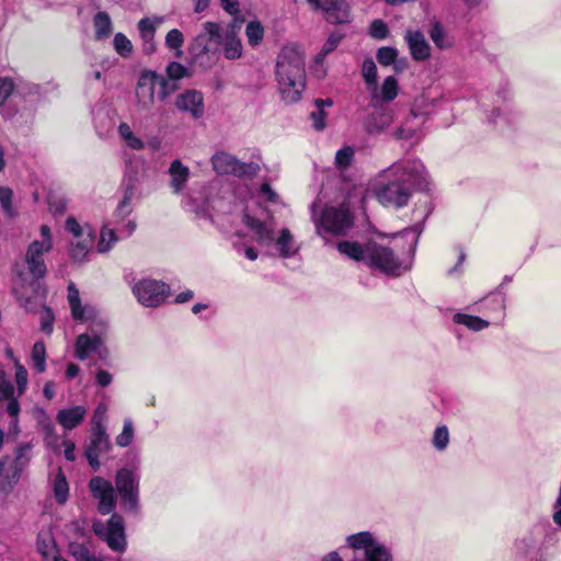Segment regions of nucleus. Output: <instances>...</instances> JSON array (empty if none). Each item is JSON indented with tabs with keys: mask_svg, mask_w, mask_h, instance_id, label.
<instances>
[{
	"mask_svg": "<svg viewBox=\"0 0 561 561\" xmlns=\"http://www.w3.org/2000/svg\"><path fill=\"white\" fill-rule=\"evenodd\" d=\"M427 185L428 174L420 160H401L377 174L373 193L382 206L400 209L409 204L414 187Z\"/></svg>",
	"mask_w": 561,
	"mask_h": 561,
	"instance_id": "nucleus-1",
	"label": "nucleus"
},
{
	"mask_svg": "<svg viewBox=\"0 0 561 561\" xmlns=\"http://www.w3.org/2000/svg\"><path fill=\"white\" fill-rule=\"evenodd\" d=\"M336 249L345 257L362 262L369 268L388 276H400L409 268L394 251L383 242L368 240L360 243L354 240H344L336 244Z\"/></svg>",
	"mask_w": 561,
	"mask_h": 561,
	"instance_id": "nucleus-2",
	"label": "nucleus"
},
{
	"mask_svg": "<svg viewBox=\"0 0 561 561\" xmlns=\"http://www.w3.org/2000/svg\"><path fill=\"white\" fill-rule=\"evenodd\" d=\"M277 91L286 104L297 103L306 88L305 54L294 44L285 45L276 60Z\"/></svg>",
	"mask_w": 561,
	"mask_h": 561,
	"instance_id": "nucleus-3",
	"label": "nucleus"
},
{
	"mask_svg": "<svg viewBox=\"0 0 561 561\" xmlns=\"http://www.w3.org/2000/svg\"><path fill=\"white\" fill-rule=\"evenodd\" d=\"M68 302L71 316L81 322L92 321L90 333L80 334L75 345V355L80 360L87 359L92 353L99 352L106 330V321L99 319L98 310L91 305H82L78 288L73 284L68 286Z\"/></svg>",
	"mask_w": 561,
	"mask_h": 561,
	"instance_id": "nucleus-4",
	"label": "nucleus"
},
{
	"mask_svg": "<svg viewBox=\"0 0 561 561\" xmlns=\"http://www.w3.org/2000/svg\"><path fill=\"white\" fill-rule=\"evenodd\" d=\"M348 548L362 554H355L352 561H392V552L380 538L371 531H359L345 539ZM321 561H343L336 551L322 557Z\"/></svg>",
	"mask_w": 561,
	"mask_h": 561,
	"instance_id": "nucleus-5",
	"label": "nucleus"
},
{
	"mask_svg": "<svg viewBox=\"0 0 561 561\" xmlns=\"http://www.w3.org/2000/svg\"><path fill=\"white\" fill-rule=\"evenodd\" d=\"M32 443H20L12 455L0 458V492L9 494L19 484L33 458Z\"/></svg>",
	"mask_w": 561,
	"mask_h": 561,
	"instance_id": "nucleus-6",
	"label": "nucleus"
},
{
	"mask_svg": "<svg viewBox=\"0 0 561 561\" xmlns=\"http://www.w3.org/2000/svg\"><path fill=\"white\" fill-rule=\"evenodd\" d=\"M312 213V220L316 226V231L322 238H327L328 234H345L353 227V217L350 210L343 206L327 207L320 217H316L313 205Z\"/></svg>",
	"mask_w": 561,
	"mask_h": 561,
	"instance_id": "nucleus-7",
	"label": "nucleus"
},
{
	"mask_svg": "<svg viewBox=\"0 0 561 561\" xmlns=\"http://www.w3.org/2000/svg\"><path fill=\"white\" fill-rule=\"evenodd\" d=\"M41 240H34L26 249L24 262L34 279L43 278L47 272L44 255L53 249V234L47 225L41 226Z\"/></svg>",
	"mask_w": 561,
	"mask_h": 561,
	"instance_id": "nucleus-8",
	"label": "nucleus"
},
{
	"mask_svg": "<svg viewBox=\"0 0 561 561\" xmlns=\"http://www.w3.org/2000/svg\"><path fill=\"white\" fill-rule=\"evenodd\" d=\"M131 293L141 306L157 308L165 302L171 294V289L162 280L144 277L134 283Z\"/></svg>",
	"mask_w": 561,
	"mask_h": 561,
	"instance_id": "nucleus-9",
	"label": "nucleus"
},
{
	"mask_svg": "<svg viewBox=\"0 0 561 561\" xmlns=\"http://www.w3.org/2000/svg\"><path fill=\"white\" fill-rule=\"evenodd\" d=\"M66 230L72 234L70 255L77 262L87 260L94 245L95 232L88 224L81 225L73 217H68L65 224Z\"/></svg>",
	"mask_w": 561,
	"mask_h": 561,
	"instance_id": "nucleus-10",
	"label": "nucleus"
},
{
	"mask_svg": "<svg viewBox=\"0 0 561 561\" xmlns=\"http://www.w3.org/2000/svg\"><path fill=\"white\" fill-rule=\"evenodd\" d=\"M115 485L123 507L128 512L136 513L139 505V479L137 474L130 469L123 468L116 472Z\"/></svg>",
	"mask_w": 561,
	"mask_h": 561,
	"instance_id": "nucleus-11",
	"label": "nucleus"
},
{
	"mask_svg": "<svg viewBox=\"0 0 561 561\" xmlns=\"http://www.w3.org/2000/svg\"><path fill=\"white\" fill-rule=\"evenodd\" d=\"M211 165L217 174H231L238 178H253L260 168L253 162H242L231 153L218 151L211 157Z\"/></svg>",
	"mask_w": 561,
	"mask_h": 561,
	"instance_id": "nucleus-12",
	"label": "nucleus"
},
{
	"mask_svg": "<svg viewBox=\"0 0 561 561\" xmlns=\"http://www.w3.org/2000/svg\"><path fill=\"white\" fill-rule=\"evenodd\" d=\"M93 530L104 541H106L107 546L112 550L118 552L126 550L125 529L123 518L119 515L113 514L106 524L101 522L94 523Z\"/></svg>",
	"mask_w": 561,
	"mask_h": 561,
	"instance_id": "nucleus-13",
	"label": "nucleus"
},
{
	"mask_svg": "<svg viewBox=\"0 0 561 561\" xmlns=\"http://www.w3.org/2000/svg\"><path fill=\"white\" fill-rule=\"evenodd\" d=\"M89 490L92 496L99 501V513L107 515L113 512L116 506V495L111 481L102 477H94L89 482Z\"/></svg>",
	"mask_w": 561,
	"mask_h": 561,
	"instance_id": "nucleus-14",
	"label": "nucleus"
},
{
	"mask_svg": "<svg viewBox=\"0 0 561 561\" xmlns=\"http://www.w3.org/2000/svg\"><path fill=\"white\" fill-rule=\"evenodd\" d=\"M317 10L324 12L325 20L332 24L350 21V7L345 0H307Z\"/></svg>",
	"mask_w": 561,
	"mask_h": 561,
	"instance_id": "nucleus-15",
	"label": "nucleus"
},
{
	"mask_svg": "<svg viewBox=\"0 0 561 561\" xmlns=\"http://www.w3.org/2000/svg\"><path fill=\"white\" fill-rule=\"evenodd\" d=\"M158 73L145 70L140 73L136 84L137 104L142 110L150 108L154 103V95L158 85Z\"/></svg>",
	"mask_w": 561,
	"mask_h": 561,
	"instance_id": "nucleus-16",
	"label": "nucleus"
},
{
	"mask_svg": "<svg viewBox=\"0 0 561 561\" xmlns=\"http://www.w3.org/2000/svg\"><path fill=\"white\" fill-rule=\"evenodd\" d=\"M243 20L236 18L227 25L224 32L222 46L224 55L227 59H238L242 55V43L238 34L242 27Z\"/></svg>",
	"mask_w": 561,
	"mask_h": 561,
	"instance_id": "nucleus-17",
	"label": "nucleus"
},
{
	"mask_svg": "<svg viewBox=\"0 0 561 561\" xmlns=\"http://www.w3.org/2000/svg\"><path fill=\"white\" fill-rule=\"evenodd\" d=\"M110 448L111 443L106 431H92L90 443L85 448V457L94 470L100 467L99 457L107 453Z\"/></svg>",
	"mask_w": 561,
	"mask_h": 561,
	"instance_id": "nucleus-18",
	"label": "nucleus"
},
{
	"mask_svg": "<svg viewBox=\"0 0 561 561\" xmlns=\"http://www.w3.org/2000/svg\"><path fill=\"white\" fill-rule=\"evenodd\" d=\"M225 30L216 22H205L203 24V31L195 37L194 45L199 47L202 53H208L213 49V46H219L222 42Z\"/></svg>",
	"mask_w": 561,
	"mask_h": 561,
	"instance_id": "nucleus-19",
	"label": "nucleus"
},
{
	"mask_svg": "<svg viewBox=\"0 0 561 561\" xmlns=\"http://www.w3.org/2000/svg\"><path fill=\"white\" fill-rule=\"evenodd\" d=\"M369 92L373 107L381 106L383 103H389L397 98L399 92L398 80L393 76H389L383 80L380 87L375 84L369 89Z\"/></svg>",
	"mask_w": 561,
	"mask_h": 561,
	"instance_id": "nucleus-20",
	"label": "nucleus"
},
{
	"mask_svg": "<svg viewBox=\"0 0 561 561\" xmlns=\"http://www.w3.org/2000/svg\"><path fill=\"white\" fill-rule=\"evenodd\" d=\"M412 58L416 61H424L431 57V46L420 31H407L404 35Z\"/></svg>",
	"mask_w": 561,
	"mask_h": 561,
	"instance_id": "nucleus-21",
	"label": "nucleus"
},
{
	"mask_svg": "<svg viewBox=\"0 0 561 561\" xmlns=\"http://www.w3.org/2000/svg\"><path fill=\"white\" fill-rule=\"evenodd\" d=\"M162 16L145 18L138 22V31L144 44V51L151 54L156 49L154 33L157 27L162 24Z\"/></svg>",
	"mask_w": 561,
	"mask_h": 561,
	"instance_id": "nucleus-22",
	"label": "nucleus"
},
{
	"mask_svg": "<svg viewBox=\"0 0 561 561\" xmlns=\"http://www.w3.org/2000/svg\"><path fill=\"white\" fill-rule=\"evenodd\" d=\"M175 106L183 112H188L194 118L204 114L203 95L197 91H186L176 98Z\"/></svg>",
	"mask_w": 561,
	"mask_h": 561,
	"instance_id": "nucleus-23",
	"label": "nucleus"
},
{
	"mask_svg": "<svg viewBox=\"0 0 561 561\" xmlns=\"http://www.w3.org/2000/svg\"><path fill=\"white\" fill-rule=\"evenodd\" d=\"M87 412L88 411L84 405H75L61 409L56 414V421L66 431H71L83 422Z\"/></svg>",
	"mask_w": 561,
	"mask_h": 561,
	"instance_id": "nucleus-24",
	"label": "nucleus"
},
{
	"mask_svg": "<svg viewBox=\"0 0 561 561\" xmlns=\"http://www.w3.org/2000/svg\"><path fill=\"white\" fill-rule=\"evenodd\" d=\"M245 226L252 231L254 234L255 241L261 245H271L274 241L273 228L267 224L253 218L249 215L244 216Z\"/></svg>",
	"mask_w": 561,
	"mask_h": 561,
	"instance_id": "nucleus-25",
	"label": "nucleus"
},
{
	"mask_svg": "<svg viewBox=\"0 0 561 561\" xmlns=\"http://www.w3.org/2000/svg\"><path fill=\"white\" fill-rule=\"evenodd\" d=\"M190 174L188 167L184 165L180 160L175 159L171 162L169 168L170 186L174 194H180L184 190Z\"/></svg>",
	"mask_w": 561,
	"mask_h": 561,
	"instance_id": "nucleus-26",
	"label": "nucleus"
},
{
	"mask_svg": "<svg viewBox=\"0 0 561 561\" xmlns=\"http://www.w3.org/2000/svg\"><path fill=\"white\" fill-rule=\"evenodd\" d=\"M375 112L369 116L366 128L368 133H380L389 127L393 121L392 111L388 107H374Z\"/></svg>",
	"mask_w": 561,
	"mask_h": 561,
	"instance_id": "nucleus-27",
	"label": "nucleus"
},
{
	"mask_svg": "<svg viewBox=\"0 0 561 561\" xmlns=\"http://www.w3.org/2000/svg\"><path fill=\"white\" fill-rule=\"evenodd\" d=\"M275 248L279 256L284 259L295 256L300 250L299 244L287 228H283L279 231L278 237L275 239Z\"/></svg>",
	"mask_w": 561,
	"mask_h": 561,
	"instance_id": "nucleus-28",
	"label": "nucleus"
},
{
	"mask_svg": "<svg viewBox=\"0 0 561 561\" xmlns=\"http://www.w3.org/2000/svg\"><path fill=\"white\" fill-rule=\"evenodd\" d=\"M117 133L126 147L137 151L145 148V141L134 133L129 124L125 122L119 123Z\"/></svg>",
	"mask_w": 561,
	"mask_h": 561,
	"instance_id": "nucleus-29",
	"label": "nucleus"
},
{
	"mask_svg": "<svg viewBox=\"0 0 561 561\" xmlns=\"http://www.w3.org/2000/svg\"><path fill=\"white\" fill-rule=\"evenodd\" d=\"M36 547L44 561H50V558L58 553L54 537L49 531H41L38 534Z\"/></svg>",
	"mask_w": 561,
	"mask_h": 561,
	"instance_id": "nucleus-30",
	"label": "nucleus"
},
{
	"mask_svg": "<svg viewBox=\"0 0 561 561\" xmlns=\"http://www.w3.org/2000/svg\"><path fill=\"white\" fill-rule=\"evenodd\" d=\"M0 206L7 218H16L20 214L18 205L14 203L13 191L8 186H0Z\"/></svg>",
	"mask_w": 561,
	"mask_h": 561,
	"instance_id": "nucleus-31",
	"label": "nucleus"
},
{
	"mask_svg": "<svg viewBox=\"0 0 561 561\" xmlns=\"http://www.w3.org/2000/svg\"><path fill=\"white\" fill-rule=\"evenodd\" d=\"M95 30V39L103 41L107 38L113 31L112 20L106 12H98L93 18Z\"/></svg>",
	"mask_w": 561,
	"mask_h": 561,
	"instance_id": "nucleus-32",
	"label": "nucleus"
},
{
	"mask_svg": "<svg viewBox=\"0 0 561 561\" xmlns=\"http://www.w3.org/2000/svg\"><path fill=\"white\" fill-rule=\"evenodd\" d=\"M53 492L54 496L59 504H65L69 496V484L65 473L59 468L54 480H53Z\"/></svg>",
	"mask_w": 561,
	"mask_h": 561,
	"instance_id": "nucleus-33",
	"label": "nucleus"
},
{
	"mask_svg": "<svg viewBox=\"0 0 561 561\" xmlns=\"http://www.w3.org/2000/svg\"><path fill=\"white\" fill-rule=\"evenodd\" d=\"M453 321L457 324L465 325L471 331H482L489 327V322L480 317L471 316L467 313H455Z\"/></svg>",
	"mask_w": 561,
	"mask_h": 561,
	"instance_id": "nucleus-34",
	"label": "nucleus"
},
{
	"mask_svg": "<svg viewBox=\"0 0 561 561\" xmlns=\"http://www.w3.org/2000/svg\"><path fill=\"white\" fill-rule=\"evenodd\" d=\"M31 359L34 369L38 374H43L46 370V347L44 342L37 341L34 343L31 352Z\"/></svg>",
	"mask_w": 561,
	"mask_h": 561,
	"instance_id": "nucleus-35",
	"label": "nucleus"
},
{
	"mask_svg": "<svg viewBox=\"0 0 561 561\" xmlns=\"http://www.w3.org/2000/svg\"><path fill=\"white\" fill-rule=\"evenodd\" d=\"M165 46L173 50L176 57H181L183 55L182 46L184 44V35L178 28L170 30L164 39Z\"/></svg>",
	"mask_w": 561,
	"mask_h": 561,
	"instance_id": "nucleus-36",
	"label": "nucleus"
},
{
	"mask_svg": "<svg viewBox=\"0 0 561 561\" xmlns=\"http://www.w3.org/2000/svg\"><path fill=\"white\" fill-rule=\"evenodd\" d=\"M245 36L251 46H257L264 37V27L259 21H251L247 24Z\"/></svg>",
	"mask_w": 561,
	"mask_h": 561,
	"instance_id": "nucleus-37",
	"label": "nucleus"
},
{
	"mask_svg": "<svg viewBox=\"0 0 561 561\" xmlns=\"http://www.w3.org/2000/svg\"><path fill=\"white\" fill-rule=\"evenodd\" d=\"M119 239V236H116L115 231L113 229L107 228L106 226L103 227L100 233V240L98 243V251L100 253H105L110 251L114 244Z\"/></svg>",
	"mask_w": 561,
	"mask_h": 561,
	"instance_id": "nucleus-38",
	"label": "nucleus"
},
{
	"mask_svg": "<svg viewBox=\"0 0 561 561\" xmlns=\"http://www.w3.org/2000/svg\"><path fill=\"white\" fill-rule=\"evenodd\" d=\"M450 436L446 425H439L434 430L432 444L437 451H444L449 445Z\"/></svg>",
	"mask_w": 561,
	"mask_h": 561,
	"instance_id": "nucleus-39",
	"label": "nucleus"
},
{
	"mask_svg": "<svg viewBox=\"0 0 561 561\" xmlns=\"http://www.w3.org/2000/svg\"><path fill=\"white\" fill-rule=\"evenodd\" d=\"M158 85H157V89H158V98L161 100V101H164L167 100L171 94H173L176 89H178V84L175 81L173 80H170L161 75L158 73Z\"/></svg>",
	"mask_w": 561,
	"mask_h": 561,
	"instance_id": "nucleus-40",
	"label": "nucleus"
},
{
	"mask_svg": "<svg viewBox=\"0 0 561 561\" xmlns=\"http://www.w3.org/2000/svg\"><path fill=\"white\" fill-rule=\"evenodd\" d=\"M362 76L368 90L377 84V66L371 58H367L363 61Z\"/></svg>",
	"mask_w": 561,
	"mask_h": 561,
	"instance_id": "nucleus-41",
	"label": "nucleus"
},
{
	"mask_svg": "<svg viewBox=\"0 0 561 561\" xmlns=\"http://www.w3.org/2000/svg\"><path fill=\"white\" fill-rule=\"evenodd\" d=\"M354 153H355L354 148L351 146H345V147L341 148L340 150H337V152L335 153V159H334L336 168L339 170L347 169L354 159Z\"/></svg>",
	"mask_w": 561,
	"mask_h": 561,
	"instance_id": "nucleus-42",
	"label": "nucleus"
},
{
	"mask_svg": "<svg viewBox=\"0 0 561 561\" xmlns=\"http://www.w3.org/2000/svg\"><path fill=\"white\" fill-rule=\"evenodd\" d=\"M113 45L122 57H129L133 53V44L123 33L115 34Z\"/></svg>",
	"mask_w": 561,
	"mask_h": 561,
	"instance_id": "nucleus-43",
	"label": "nucleus"
},
{
	"mask_svg": "<svg viewBox=\"0 0 561 561\" xmlns=\"http://www.w3.org/2000/svg\"><path fill=\"white\" fill-rule=\"evenodd\" d=\"M341 38L342 37L340 34H331L323 44L321 50L316 56V64H322L328 54H330L337 47Z\"/></svg>",
	"mask_w": 561,
	"mask_h": 561,
	"instance_id": "nucleus-44",
	"label": "nucleus"
},
{
	"mask_svg": "<svg viewBox=\"0 0 561 561\" xmlns=\"http://www.w3.org/2000/svg\"><path fill=\"white\" fill-rule=\"evenodd\" d=\"M134 438V424L130 419L124 421L123 431L116 437V444L121 447H127Z\"/></svg>",
	"mask_w": 561,
	"mask_h": 561,
	"instance_id": "nucleus-45",
	"label": "nucleus"
},
{
	"mask_svg": "<svg viewBox=\"0 0 561 561\" xmlns=\"http://www.w3.org/2000/svg\"><path fill=\"white\" fill-rule=\"evenodd\" d=\"M377 60L382 66H390L394 64L397 57H398V50L393 47H380L377 50Z\"/></svg>",
	"mask_w": 561,
	"mask_h": 561,
	"instance_id": "nucleus-46",
	"label": "nucleus"
},
{
	"mask_svg": "<svg viewBox=\"0 0 561 561\" xmlns=\"http://www.w3.org/2000/svg\"><path fill=\"white\" fill-rule=\"evenodd\" d=\"M430 36H431L432 41L434 42V44L440 49H444V48H447L450 46V43L446 39L445 31L439 23H435L432 26Z\"/></svg>",
	"mask_w": 561,
	"mask_h": 561,
	"instance_id": "nucleus-47",
	"label": "nucleus"
},
{
	"mask_svg": "<svg viewBox=\"0 0 561 561\" xmlns=\"http://www.w3.org/2000/svg\"><path fill=\"white\" fill-rule=\"evenodd\" d=\"M15 382L18 386L19 396H21L27 386V370L19 360H15Z\"/></svg>",
	"mask_w": 561,
	"mask_h": 561,
	"instance_id": "nucleus-48",
	"label": "nucleus"
},
{
	"mask_svg": "<svg viewBox=\"0 0 561 561\" xmlns=\"http://www.w3.org/2000/svg\"><path fill=\"white\" fill-rule=\"evenodd\" d=\"M106 414V407L99 405L92 416V431H106L104 421Z\"/></svg>",
	"mask_w": 561,
	"mask_h": 561,
	"instance_id": "nucleus-49",
	"label": "nucleus"
},
{
	"mask_svg": "<svg viewBox=\"0 0 561 561\" xmlns=\"http://www.w3.org/2000/svg\"><path fill=\"white\" fill-rule=\"evenodd\" d=\"M369 34L377 39H383L388 36V26L382 20H374L370 24Z\"/></svg>",
	"mask_w": 561,
	"mask_h": 561,
	"instance_id": "nucleus-50",
	"label": "nucleus"
},
{
	"mask_svg": "<svg viewBox=\"0 0 561 561\" xmlns=\"http://www.w3.org/2000/svg\"><path fill=\"white\" fill-rule=\"evenodd\" d=\"M14 90L13 80L10 78H0V106L4 105Z\"/></svg>",
	"mask_w": 561,
	"mask_h": 561,
	"instance_id": "nucleus-51",
	"label": "nucleus"
},
{
	"mask_svg": "<svg viewBox=\"0 0 561 561\" xmlns=\"http://www.w3.org/2000/svg\"><path fill=\"white\" fill-rule=\"evenodd\" d=\"M168 79L176 81L186 75V68L180 62H170L167 67Z\"/></svg>",
	"mask_w": 561,
	"mask_h": 561,
	"instance_id": "nucleus-52",
	"label": "nucleus"
},
{
	"mask_svg": "<svg viewBox=\"0 0 561 561\" xmlns=\"http://www.w3.org/2000/svg\"><path fill=\"white\" fill-rule=\"evenodd\" d=\"M325 117L327 113L323 108L317 107V111L310 114V118L312 121V126L317 130H322L325 127Z\"/></svg>",
	"mask_w": 561,
	"mask_h": 561,
	"instance_id": "nucleus-53",
	"label": "nucleus"
},
{
	"mask_svg": "<svg viewBox=\"0 0 561 561\" xmlns=\"http://www.w3.org/2000/svg\"><path fill=\"white\" fill-rule=\"evenodd\" d=\"M54 316L50 309L45 308L41 313V328L47 334L53 331Z\"/></svg>",
	"mask_w": 561,
	"mask_h": 561,
	"instance_id": "nucleus-54",
	"label": "nucleus"
},
{
	"mask_svg": "<svg viewBox=\"0 0 561 561\" xmlns=\"http://www.w3.org/2000/svg\"><path fill=\"white\" fill-rule=\"evenodd\" d=\"M131 193H126L122 202L118 204L115 215L118 217H126L131 211L130 206Z\"/></svg>",
	"mask_w": 561,
	"mask_h": 561,
	"instance_id": "nucleus-55",
	"label": "nucleus"
},
{
	"mask_svg": "<svg viewBox=\"0 0 561 561\" xmlns=\"http://www.w3.org/2000/svg\"><path fill=\"white\" fill-rule=\"evenodd\" d=\"M508 111L506 108H493L489 118L493 124L508 123Z\"/></svg>",
	"mask_w": 561,
	"mask_h": 561,
	"instance_id": "nucleus-56",
	"label": "nucleus"
},
{
	"mask_svg": "<svg viewBox=\"0 0 561 561\" xmlns=\"http://www.w3.org/2000/svg\"><path fill=\"white\" fill-rule=\"evenodd\" d=\"M260 195L263 199L276 203L278 199L277 194L272 190L271 185L268 183H264L260 187Z\"/></svg>",
	"mask_w": 561,
	"mask_h": 561,
	"instance_id": "nucleus-57",
	"label": "nucleus"
},
{
	"mask_svg": "<svg viewBox=\"0 0 561 561\" xmlns=\"http://www.w3.org/2000/svg\"><path fill=\"white\" fill-rule=\"evenodd\" d=\"M14 387L10 381L2 380L0 382V401L13 398Z\"/></svg>",
	"mask_w": 561,
	"mask_h": 561,
	"instance_id": "nucleus-58",
	"label": "nucleus"
},
{
	"mask_svg": "<svg viewBox=\"0 0 561 561\" xmlns=\"http://www.w3.org/2000/svg\"><path fill=\"white\" fill-rule=\"evenodd\" d=\"M184 204H185V207L187 208V210L194 211L197 215L204 214L206 211L205 202H203L201 204H195V202L193 201V198L190 195H187L185 197Z\"/></svg>",
	"mask_w": 561,
	"mask_h": 561,
	"instance_id": "nucleus-59",
	"label": "nucleus"
},
{
	"mask_svg": "<svg viewBox=\"0 0 561 561\" xmlns=\"http://www.w3.org/2000/svg\"><path fill=\"white\" fill-rule=\"evenodd\" d=\"M220 4L231 15H237L240 12L239 0H220Z\"/></svg>",
	"mask_w": 561,
	"mask_h": 561,
	"instance_id": "nucleus-60",
	"label": "nucleus"
},
{
	"mask_svg": "<svg viewBox=\"0 0 561 561\" xmlns=\"http://www.w3.org/2000/svg\"><path fill=\"white\" fill-rule=\"evenodd\" d=\"M61 445L64 446L65 458L68 461H75V459H76V455H75L76 445H75V443L72 440L65 439L61 443Z\"/></svg>",
	"mask_w": 561,
	"mask_h": 561,
	"instance_id": "nucleus-61",
	"label": "nucleus"
},
{
	"mask_svg": "<svg viewBox=\"0 0 561 561\" xmlns=\"http://www.w3.org/2000/svg\"><path fill=\"white\" fill-rule=\"evenodd\" d=\"M234 249L238 252H243L247 259L255 261L257 259V252L252 247H243L241 243H234Z\"/></svg>",
	"mask_w": 561,
	"mask_h": 561,
	"instance_id": "nucleus-62",
	"label": "nucleus"
},
{
	"mask_svg": "<svg viewBox=\"0 0 561 561\" xmlns=\"http://www.w3.org/2000/svg\"><path fill=\"white\" fill-rule=\"evenodd\" d=\"M7 412L10 416L14 417V421L13 423L16 424L18 423V415H19V412H20V404L18 402L16 399L14 398H11L7 404Z\"/></svg>",
	"mask_w": 561,
	"mask_h": 561,
	"instance_id": "nucleus-63",
	"label": "nucleus"
},
{
	"mask_svg": "<svg viewBox=\"0 0 561 561\" xmlns=\"http://www.w3.org/2000/svg\"><path fill=\"white\" fill-rule=\"evenodd\" d=\"M95 378H96V382H98L101 387H106V386H108V385L112 382V380H113L112 375H111L108 371L103 370V369H101V370H99V371L96 373Z\"/></svg>",
	"mask_w": 561,
	"mask_h": 561,
	"instance_id": "nucleus-64",
	"label": "nucleus"
}]
</instances>
